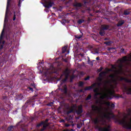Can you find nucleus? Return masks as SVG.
<instances>
[{
	"label": "nucleus",
	"mask_w": 131,
	"mask_h": 131,
	"mask_svg": "<svg viewBox=\"0 0 131 131\" xmlns=\"http://www.w3.org/2000/svg\"><path fill=\"white\" fill-rule=\"evenodd\" d=\"M112 70L106 69L104 72L99 74V77L97 78V82L92 85L91 86L86 87L85 91H90L94 88H96L94 92L95 93L94 98L98 99V101L102 105H106V107L103 106H92V110L99 114L98 116L93 119L95 124L100 123L102 125H105L104 127H98L99 131H111L110 125L108 124L111 118L114 117V115L111 112V108H114L113 103H110L107 101L108 99L111 98L114 94V89L116 88L117 80H124L126 82H130L131 80L123 77L117 76L118 71L116 70L115 66H112Z\"/></svg>",
	"instance_id": "obj_1"
},
{
	"label": "nucleus",
	"mask_w": 131,
	"mask_h": 131,
	"mask_svg": "<svg viewBox=\"0 0 131 131\" xmlns=\"http://www.w3.org/2000/svg\"><path fill=\"white\" fill-rule=\"evenodd\" d=\"M10 3H11V0H7V5L4 19V28L0 37V47H4V45H5V41H3V38H4V32L5 31V29H6L7 23H8V14H9L8 9L9 7H10Z\"/></svg>",
	"instance_id": "obj_2"
},
{
	"label": "nucleus",
	"mask_w": 131,
	"mask_h": 131,
	"mask_svg": "<svg viewBox=\"0 0 131 131\" xmlns=\"http://www.w3.org/2000/svg\"><path fill=\"white\" fill-rule=\"evenodd\" d=\"M118 122L123 125L125 128H131V119H126V118L123 119H118L117 120Z\"/></svg>",
	"instance_id": "obj_3"
},
{
	"label": "nucleus",
	"mask_w": 131,
	"mask_h": 131,
	"mask_svg": "<svg viewBox=\"0 0 131 131\" xmlns=\"http://www.w3.org/2000/svg\"><path fill=\"white\" fill-rule=\"evenodd\" d=\"M127 61H131V54L129 55L128 57L125 56L118 61L119 68H121L123 66V63H126Z\"/></svg>",
	"instance_id": "obj_4"
},
{
	"label": "nucleus",
	"mask_w": 131,
	"mask_h": 131,
	"mask_svg": "<svg viewBox=\"0 0 131 131\" xmlns=\"http://www.w3.org/2000/svg\"><path fill=\"white\" fill-rule=\"evenodd\" d=\"M108 28H109V27L108 26H106V25H102L101 26V30L100 31V34L103 36V35H104V30H106V29H108Z\"/></svg>",
	"instance_id": "obj_5"
},
{
	"label": "nucleus",
	"mask_w": 131,
	"mask_h": 131,
	"mask_svg": "<svg viewBox=\"0 0 131 131\" xmlns=\"http://www.w3.org/2000/svg\"><path fill=\"white\" fill-rule=\"evenodd\" d=\"M63 75H64L65 79H63L62 82H65V81L67 80V78L69 75V70L66 69L63 72Z\"/></svg>",
	"instance_id": "obj_6"
},
{
	"label": "nucleus",
	"mask_w": 131,
	"mask_h": 131,
	"mask_svg": "<svg viewBox=\"0 0 131 131\" xmlns=\"http://www.w3.org/2000/svg\"><path fill=\"white\" fill-rule=\"evenodd\" d=\"M48 121H49V120H46L45 122H41L40 124L38 125V126H40V125H43V128L44 129L46 128V127H47L48 125H49V124H48Z\"/></svg>",
	"instance_id": "obj_7"
},
{
	"label": "nucleus",
	"mask_w": 131,
	"mask_h": 131,
	"mask_svg": "<svg viewBox=\"0 0 131 131\" xmlns=\"http://www.w3.org/2000/svg\"><path fill=\"white\" fill-rule=\"evenodd\" d=\"M53 6V3L51 2V1H49L48 2H46L45 3V7L46 8H51Z\"/></svg>",
	"instance_id": "obj_8"
},
{
	"label": "nucleus",
	"mask_w": 131,
	"mask_h": 131,
	"mask_svg": "<svg viewBox=\"0 0 131 131\" xmlns=\"http://www.w3.org/2000/svg\"><path fill=\"white\" fill-rule=\"evenodd\" d=\"M82 113V106L79 105L78 107L77 113L78 114H81Z\"/></svg>",
	"instance_id": "obj_9"
},
{
	"label": "nucleus",
	"mask_w": 131,
	"mask_h": 131,
	"mask_svg": "<svg viewBox=\"0 0 131 131\" xmlns=\"http://www.w3.org/2000/svg\"><path fill=\"white\" fill-rule=\"evenodd\" d=\"M125 92H126L127 94H131V88L130 87L125 88Z\"/></svg>",
	"instance_id": "obj_10"
},
{
	"label": "nucleus",
	"mask_w": 131,
	"mask_h": 131,
	"mask_svg": "<svg viewBox=\"0 0 131 131\" xmlns=\"http://www.w3.org/2000/svg\"><path fill=\"white\" fill-rule=\"evenodd\" d=\"M19 17V16H20V13H17L16 14V13L14 12V14L13 16V21H15V20H16V16Z\"/></svg>",
	"instance_id": "obj_11"
},
{
	"label": "nucleus",
	"mask_w": 131,
	"mask_h": 131,
	"mask_svg": "<svg viewBox=\"0 0 131 131\" xmlns=\"http://www.w3.org/2000/svg\"><path fill=\"white\" fill-rule=\"evenodd\" d=\"M123 23H124V21L123 20H120V21H119V23L117 24V26H121V25H122V24H123Z\"/></svg>",
	"instance_id": "obj_12"
},
{
	"label": "nucleus",
	"mask_w": 131,
	"mask_h": 131,
	"mask_svg": "<svg viewBox=\"0 0 131 131\" xmlns=\"http://www.w3.org/2000/svg\"><path fill=\"white\" fill-rule=\"evenodd\" d=\"M67 50V46H64L63 48H62V53H65Z\"/></svg>",
	"instance_id": "obj_13"
},
{
	"label": "nucleus",
	"mask_w": 131,
	"mask_h": 131,
	"mask_svg": "<svg viewBox=\"0 0 131 131\" xmlns=\"http://www.w3.org/2000/svg\"><path fill=\"white\" fill-rule=\"evenodd\" d=\"M128 14H129V10H125L124 12V15H128Z\"/></svg>",
	"instance_id": "obj_14"
},
{
	"label": "nucleus",
	"mask_w": 131,
	"mask_h": 131,
	"mask_svg": "<svg viewBox=\"0 0 131 131\" xmlns=\"http://www.w3.org/2000/svg\"><path fill=\"white\" fill-rule=\"evenodd\" d=\"M75 37L76 38L79 39V38H81V37H82V36L81 35H77L75 36Z\"/></svg>",
	"instance_id": "obj_15"
},
{
	"label": "nucleus",
	"mask_w": 131,
	"mask_h": 131,
	"mask_svg": "<svg viewBox=\"0 0 131 131\" xmlns=\"http://www.w3.org/2000/svg\"><path fill=\"white\" fill-rule=\"evenodd\" d=\"M84 20H83V19H79L78 21V23L79 24H81V23H83V22H84Z\"/></svg>",
	"instance_id": "obj_16"
},
{
	"label": "nucleus",
	"mask_w": 131,
	"mask_h": 131,
	"mask_svg": "<svg viewBox=\"0 0 131 131\" xmlns=\"http://www.w3.org/2000/svg\"><path fill=\"white\" fill-rule=\"evenodd\" d=\"M13 128H14V126H11L10 127H9L8 128V130L9 131H13V130H12V129H13Z\"/></svg>",
	"instance_id": "obj_17"
},
{
	"label": "nucleus",
	"mask_w": 131,
	"mask_h": 131,
	"mask_svg": "<svg viewBox=\"0 0 131 131\" xmlns=\"http://www.w3.org/2000/svg\"><path fill=\"white\" fill-rule=\"evenodd\" d=\"M75 6L76 7H81V4L80 3H76Z\"/></svg>",
	"instance_id": "obj_18"
},
{
	"label": "nucleus",
	"mask_w": 131,
	"mask_h": 131,
	"mask_svg": "<svg viewBox=\"0 0 131 131\" xmlns=\"http://www.w3.org/2000/svg\"><path fill=\"white\" fill-rule=\"evenodd\" d=\"M91 98H92V96L91 95H89L88 97L86 98V100H90Z\"/></svg>",
	"instance_id": "obj_19"
},
{
	"label": "nucleus",
	"mask_w": 131,
	"mask_h": 131,
	"mask_svg": "<svg viewBox=\"0 0 131 131\" xmlns=\"http://www.w3.org/2000/svg\"><path fill=\"white\" fill-rule=\"evenodd\" d=\"M83 85V82H80L79 83V86H82Z\"/></svg>",
	"instance_id": "obj_20"
},
{
	"label": "nucleus",
	"mask_w": 131,
	"mask_h": 131,
	"mask_svg": "<svg viewBox=\"0 0 131 131\" xmlns=\"http://www.w3.org/2000/svg\"><path fill=\"white\" fill-rule=\"evenodd\" d=\"M104 43L107 46H110V45H111V42H105Z\"/></svg>",
	"instance_id": "obj_21"
},
{
	"label": "nucleus",
	"mask_w": 131,
	"mask_h": 131,
	"mask_svg": "<svg viewBox=\"0 0 131 131\" xmlns=\"http://www.w3.org/2000/svg\"><path fill=\"white\" fill-rule=\"evenodd\" d=\"M103 70V68L101 67L98 70V72H101Z\"/></svg>",
	"instance_id": "obj_22"
},
{
	"label": "nucleus",
	"mask_w": 131,
	"mask_h": 131,
	"mask_svg": "<svg viewBox=\"0 0 131 131\" xmlns=\"http://www.w3.org/2000/svg\"><path fill=\"white\" fill-rule=\"evenodd\" d=\"M75 107V106H74L72 108L71 111L70 112H69L68 113V114L70 113V112H72V111H73V110H74V107Z\"/></svg>",
	"instance_id": "obj_23"
},
{
	"label": "nucleus",
	"mask_w": 131,
	"mask_h": 131,
	"mask_svg": "<svg viewBox=\"0 0 131 131\" xmlns=\"http://www.w3.org/2000/svg\"><path fill=\"white\" fill-rule=\"evenodd\" d=\"M22 1L21 0H19V3H18V6L21 7V3Z\"/></svg>",
	"instance_id": "obj_24"
},
{
	"label": "nucleus",
	"mask_w": 131,
	"mask_h": 131,
	"mask_svg": "<svg viewBox=\"0 0 131 131\" xmlns=\"http://www.w3.org/2000/svg\"><path fill=\"white\" fill-rule=\"evenodd\" d=\"M28 90H30V91H31L32 92V91H33V89L30 87H28Z\"/></svg>",
	"instance_id": "obj_25"
},
{
	"label": "nucleus",
	"mask_w": 131,
	"mask_h": 131,
	"mask_svg": "<svg viewBox=\"0 0 131 131\" xmlns=\"http://www.w3.org/2000/svg\"><path fill=\"white\" fill-rule=\"evenodd\" d=\"M63 131H74V130L71 129V130L66 129V130H64Z\"/></svg>",
	"instance_id": "obj_26"
},
{
	"label": "nucleus",
	"mask_w": 131,
	"mask_h": 131,
	"mask_svg": "<svg viewBox=\"0 0 131 131\" xmlns=\"http://www.w3.org/2000/svg\"><path fill=\"white\" fill-rule=\"evenodd\" d=\"M90 79V77H87L86 78H85V80H88Z\"/></svg>",
	"instance_id": "obj_27"
},
{
	"label": "nucleus",
	"mask_w": 131,
	"mask_h": 131,
	"mask_svg": "<svg viewBox=\"0 0 131 131\" xmlns=\"http://www.w3.org/2000/svg\"><path fill=\"white\" fill-rule=\"evenodd\" d=\"M64 90L65 91H67V89L66 88V85H64Z\"/></svg>",
	"instance_id": "obj_28"
},
{
	"label": "nucleus",
	"mask_w": 131,
	"mask_h": 131,
	"mask_svg": "<svg viewBox=\"0 0 131 131\" xmlns=\"http://www.w3.org/2000/svg\"><path fill=\"white\" fill-rule=\"evenodd\" d=\"M64 121H65L64 120H61L60 121V122H64Z\"/></svg>",
	"instance_id": "obj_29"
},
{
	"label": "nucleus",
	"mask_w": 131,
	"mask_h": 131,
	"mask_svg": "<svg viewBox=\"0 0 131 131\" xmlns=\"http://www.w3.org/2000/svg\"><path fill=\"white\" fill-rule=\"evenodd\" d=\"M65 126H69V124H66Z\"/></svg>",
	"instance_id": "obj_30"
},
{
	"label": "nucleus",
	"mask_w": 131,
	"mask_h": 131,
	"mask_svg": "<svg viewBox=\"0 0 131 131\" xmlns=\"http://www.w3.org/2000/svg\"><path fill=\"white\" fill-rule=\"evenodd\" d=\"M99 59H100V57H97L96 58V60H99Z\"/></svg>",
	"instance_id": "obj_31"
},
{
	"label": "nucleus",
	"mask_w": 131,
	"mask_h": 131,
	"mask_svg": "<svg viewBox=\"0 0 131 131\" xmlns=\"http://www.w3.org/2000/svg\"><path fill=\"white\" fill-rule=\"evenodd\" d=\"M77 128H80V126H79L78 125H77Z\"/></svg>",
	"instance_id": "obj_32"
},
{
	"label": "nucleus",
	"mask_w": 131,
	"mask_h": 131,
	"mask_svg": "<svg viewBox=\"0 0 131 131\" xmlns=\"http://www.w3.org/2000/svg\"><path fill=\"white\" fill-rule=\"evenodd\" d=\"M52 67V70H54V69H55V68H54L53 67Z\"/></svg>",
	"instance_id": "obj_33"
},
{
	"label": "nucleus",
	"mask_w": 131,
	"mask_h": 131,
	"mask_svg": "<svg viewBox=\"0 0 131 131\" xmlns=\"http://www.w3.org/2000/svg\"><path fill=\"white\" fill-rule=\"evenodd\" d=\"M62 76H63V75L61 76V77H62Z\"/></svg>",
	"instance_id": "obj_34"
},
{
	"label": "nucleus",
	"mask_w": 131,
	"mask_h": 131,
	"mask_svg": "<svg viewBox=\"0 0 131 131\" xmlns=\"http://www.w3.org/2000/svg\"><path fill=\"white\" fill-rule=\"evenodd\" d=\"M43 129H42L41 130H43Z\"/></svg>",
	"instance_id": "obj_35"
}]
</instances>
